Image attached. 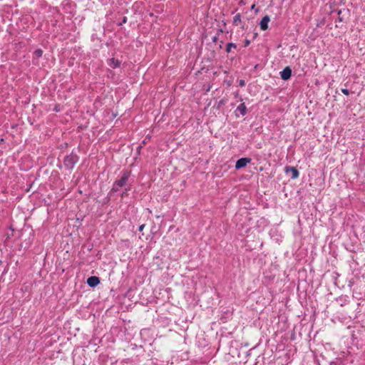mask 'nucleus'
I'll return each instance as SVG.
<instances>
[{
    "mask_svg": "<svg viewBox=\"0 0 365 365\" xmlns=\"http://www.w3.org/2000/svg\"><path fill=\"white\" fill-rule=\"evenodd\" d=\"M131 175V170L124 169L121 171L119 178L116 179L112 185V188L108 192V195H111L113 192H117L121 187L126 186L129 184L128 181Z\"/></svg>",
    "mask_w": 365,
    "mask_h": 365,
    "instance_id": "1",
    "label": "nucleus"
},
{
    "mask_svg": "<svg viewBox=\"0 0 365 365\" xmlns=\"http://www.w3.org/2000/svg\"><path fill=\"white\" fill-rule=\"evenodd\" d=\"M79 156L74 150L63 158V163L65 169L68 170H72L75 165L79 161Z\"/></svg>",
    "mask_w": 365,
    "mask_h": 365,
    "instance_id": "2",
    "label": "nucleus"
},
{
    "mask_svg": "<svg viewBox=\"0 0 365 365\" xmlns=\"http://www.w3.org/2000/svg\"><path fill=\"white\" fill-rule=\"evenodd\" d=\"M252 159L250 158H241L236 161L235 169L240 170L245 168L248 163H250Z\"/></svg>",
    "mask_w": 365,
    "mask_h": 365,
    "instance_id": "3",
    "label": "nucleus"
},
{
    "mask_svg": "<svg viewBox=\"0 0 365 365\" xmlns=\"http://www.w3.org/2000/svg\"><path fill=\"white\" fill-rule=\"evenodd\" d=\"M284 172L287 174H289V173H292L291 179H292V180L297 179L299 175V173L298 170L296 168L292 167V166H286L284 168Z\"/></svg>",
    "mask_w": 365,
    "mask_h": 365,
    "instance_id": "4",
    "label": "nucleus"
},
{
    "mask_svg": "<svg viewBox=\"0 0 365 365\" xmlns=\"http://www.w3.org/2000/svg\"><path fill=\"white\" fill-rule=\"evenodd\" d=\"M101 282L100 278L96 276H91L87 279V284L92 288L97 287Z\"/></svg>",
    "mask_w": 365,
    "mask_h": 365,
    "instance_id": "5",
    "label": "nucleus"
},
{
    "mask_svg": "<svg viewBox=\"0 0 365 365\" xmlns=\"http://www.w3.org/2000/svg\"><path fill=\"white\" fill-rule=\"evenodd\" d=\"M270 21V19L268 16H264L262 19L260 21V29L262 30V31H265L268 28V24Z\"/></svg>",
    "mask_w": 365,
    "mask_h": 365,
    "instance_id": "6",
    "label": "nucleus"
},
{
    "mask_svg": "<svg viewBox=\"0 0 365 365\" xmlns=\"http://www.w3.org/2000/svg\"><path fill=\"white\" fill-rule=\"evenodd\" d=\"M292 74V70L289 67H286L283 69V71L281 72V78L283 80H287L290 78Z\"/></svg>",
    "mask_w": 365,
    "mask_h": 365,
    "instance_id": "7",
    "label": "nucleus"
},
{
    "mask_svg": "<svg viewBox=\"0 0 365 365\" xmlns=\"http://www.w3.org/2000/svg\"><path fill=\"white\" fill-rule=\"evenodd\" d=\"M236 111H239L240 114L244 116L247 114V107L244 103H240L236 109Z\"/></svg>",
    "mask_w": 365,
    "mask_h": 365,
    "instance_id": "8",
    "label": "nucleus"
},
{
    "mask_svg": "<svg viewBox=\"0 0 365 365\" xmlns=\"http://www.w3.org/2000/svg\"><path fill=\"white\" fill-rule=\"evenodd\" d=\"M108 63L113 68H118L120 66V61L114 58L109 59Z\"/></svg>",
    "mask_w": 365,
    "mask_h": 365,
    "instance_id": "9",
    "label": "nucleus"
},
{
    "mask_svg": "<svg viewBox=\"0 0 365 365\" xmlns=\"http://www.w3.org/2000/svg\"><path fill=\"white\" fill-rule=\"evenodd\" d=\"M123 187H124V190L122 192V193L120 194V197L122 198H123L125 197H127L128 195V192L131 190L132 184L129 183V184H128L126 186H125Z\"/></svg>",
    "mask_w": 365,
    "mask_h": 365,
    "instance_id": "10",
    "label": "nucleus"
},
{
    "mask_svg": "<svg viewBox=\"0 0 365 365\" xmlns=\"http://www.w3.org/2000/svg\"><path fill=\"white\" fill-rule=\"evenodd\" d=\"M336 301L340 302V305L341 307L346 305L349 302L347 297H339V298L336 299Z\"/></svg>",
    "mask_w": 365,
    "mask_h": 365,
    "instance_id": "11",
    "label": "nucleus"
},
{
    "mask_svg": "<svg viewBox=\"0 0 365 365\" xmlns=\"http://www.w3.org/2000/svg\"><path fill=\"white\" fill-rule=\"evenodd\" d=\"M241 22V16L240 14H237L234 16L233 19V23L235 25H239V24Z\"/></svg>",
    "mask_w": 365,
    "mask_h": 365,
    "instance_id": "12",
    "label": "nucleus"
},
{
    "mask_svg": "<svg viewBox=\"0 0 365 365\" xmlns=\"http://www.w3.org/2000/svg\"><path fill=\"white\" fill-rule=\"evenodd\" d=\"M63 110V106H61L60 104H56L54 108H53V110L58 113Z\"/></svg>",
    "mask_w": 365,
    "mask_h": 365,
    "instance_id": "13",
    "label": "nucleus"
},
{
    "mask_svg": "<svg viewBox=\"0 0 365 365\" xmlns=\"http://www.w3.org/2000/svg\"><path fill=\"white\" fill-rule=\"evenodd\" d=\"M236 48V46L235 44L232 43H230L227 44V52H230L231 51V48Z\"/></svg>",
    "mask_w": 365,
    "mask_h": 365,
    "instance_id": "14",
    "label": "nucleus"
},
{
    "mask_svg": "<svg viewBox=\"0 0 365 365\" xmlns=\"http://www.w3.org/2000/svg\"><path fill=\"white\" fill-rule=\"evenodd\" d=\"M43 51L40 49L35 51L34 54L36 57H40L42 55Z\"/></svg>",
    "mask_w": 365,
    "mask_h": 365,
    "instance_id": "15",
    "label": "nucleus"
},
{
    "mask_svg": "<svg viewBox=\"0 0 365 365\" xmlns=\"http://www.w3.org/2000/svg\"><path fill=\"white\" fill-rule=\"evenodd\" d=\"M6 98H7V96H6L5 95L0 94V103L4 102Z\"/></svg>",
    "mask_w": 365,
    "mask_h": 365,
    "instance_id": "16",
    "label": "nucleus"
},
{
    "mask_svg": "<svg viewBox=\"0 0 365 365\" xmlns=\"http://www.w3.org/2000/svg\"><path fill=\"white\" fill-rule=\"evenodd\" d=\"M145 225L144 224H143V225H140V226H139V227H138V231H139V232H142V231H143V228L145 227Z\"/></svg>",
    "mask_w": 365,
    "mask_h": 365,
    "instance_id": "17",
    "label": "nucleus"
},
{
    "mask_svg": "<svg viewBox=\"0 0 365 365\" xmlns=\"http://www.w3.org/2000/svg\"><path fill=\"white\" fill-rule=\"evenodd\" d=\"M225 104V101L224 100H220L219 102H218V108L220 106H221L222 105H224Z\"/></svg>",
    "mask_w": 365,
    "mask_h": 365,
    "instance_id": "18",
    "label": "nucleus"
},
{
    "mask_svg": "<svg viewBox=\"0 0 365 365\" xmlns=\"http://www.w3.org/2000/svg\"><path fill=\"white\" fill-rule=\"evenodd\" d=\"M244 83H244V81L241 80V81H240V84L241 86H243V85H244Z\"/></svg>",
    "mask_w": 365,
    "mask_h": 365,
    "instance_id": "19",
    "label": "nucleus"
},
{
    "mask_svg": "<svg viewBox=\"0 0 365 365\" xmlns=\"http://www.w3.org/2000/svg\"><path fill=\"white\" fill-rule=\"evenodd\" d=\"M341 91L345 92V91H348V90H347V89H344V88H343V89H341Z\"/></svg>",
    "mask_w": 365,
    "mask_h": 365,
    "instance_id": "20",
    "label": "nucleus"
},
{
    "mask_svg": "<svg viewBox=\"0 0 365 365\" xmlns=\"http://www.w3.org/2000/svg\"><path fill=\"white\" fill-rule=\"evenodd\" d=\"M345 95L348 96L350 93H348V92H346V93H344Z\"/></svg>",
    "mask_w": 365,
    "mask_h": 365,
    "instance_id": "21",
    "label": "nucleus"
},
{
    "mask_svg": "<svg viewBox=\"0 0 365 365\" xmlns=\"http://www.w3.org/2000/svg\"><path fill=\"white\" fill-rule=\"evenodd\" d=\"M2 264V260L0 259V266Z\"/></svg>",
    "mask_w": 365,
    "mask_h": 365,
    "instance_id": "22",
    "label": "nucleus"
}]
</instances>
